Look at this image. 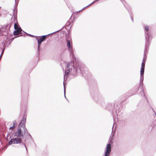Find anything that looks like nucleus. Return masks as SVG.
Wrapping results in <instances>:
<instances>
[{"instance_id":"1","label":"nucleus","mask_w":156,"mask_h":156,"mask_svg":"<svg viewBox=\"0 0 156 156\" xmlns=\"http://www.w3.org/2000/svg\"><path fill=\"white\" fill-rule=\"evenodd\" d=\"M82 73V71L79 66L77 64L75 66L73 62H71L68 63L66 65L64 76V81L66 80L67 77L70 75L76 76L77 74L80 75Z\"/></svg>"},{"instance_id":"2","label":"nucleus","mask_w":156,"mask_h":156,"mask_svg":"<svg viewBox=\"0 0 156 156\" xmlns=\"http://www.w3.org/2000/svg\"><path fill=\"white\" fill-rule=\"evenodd\" d=\"M144 29L146 32H145V38L146 47L149 46L151 41L152 37L151 33L148 32L149 30V26L145 25L144 26Z\"/></svg>"},{"instance_id":"3","label":"nucleus","mask_w":156,"mask_h":156,"mask_svg":"<svg viewBox=\"0 0 156 156\" xmlns=\"http://www.w3.org/2000/svg\"><path fill=\"white\" fill-rule=\"evenodd\" d=\"M26 133H28L27 130H25L23 129L18 128L17 131L14 133V136L16 137V138H22Z\"/></svg>"},{"instance_id":"4","label":"nucleus","mask_w":156,"mask_h":156,"mask_svg":"<svg viewBox=\"0 0 156 156\" xmlns=\"http://www.w3.org/2000/svg\"><path fill=\"white\" fill-rule=\"evenodd\" d=\"M145 62H143L141 64V67L140 69V85L142 87L143 85V81L144 80V73Z\"/></svg>"},{"instance_id":"5","label":"nucleus","mask_w":156,"mask_h":156,"mask_svg":"<svg viewBox=\"0 0 156 156\" xmlns=\"http://www.w3.org/2000/svg\"><path fill=\"white\" fill-rule=\"evenodd\" d=\"M26 120V118L24 117H23L19 123L18 128H20L24 129L26 130H27L25 126Z\"/></svg>"},{"instance_id":"6","label":"nucleus","mask_w":156,"mask_h":156,"mask_svg":"<svg viewBox=\"0 0 156 156\" xmlns=\"http://www.w3.org/2000/svg\"><path fill=\"white\" fill-rule=\"evenodd\" d=\"M21 143V139L18 138L12 139L9 142V145L19 144Z\"/></svg>"},{"instance_id":"7","label":"nucleus","mask_w":156,"mask_h":156,"mask_svg":"<svg viewBox=\"0 0 156 156\" xmlns=\"http://www.w3.org/2000/svg\"><path fill=\"white\" fill-rule=\"evenodd\" d=\"M47 36V35L42 36L41 37H40L38 40V53H39V52L40 50V46L41 45L42 42L46 38Z\"/></svg>"},{"instance_id":"8","label":"nucleus","mask_w":156,"mask_h":156,"mask_svg":"<svg viewBox=\"0 0 156 156\" xmlns=\"http://www.w3.org/2000/svg\"><path fill=\"white\" fill-rule=\"evenodd\" d=\"M111 151V145L110 144H108L106 145V151L105 152V156H108Z\"/></svg>"},{"instance_id":"9","label":"nucleus","mask_w":156,"mask_h":156,"mask_svg":"<svg viewBox=\"0 0 156 156\" xmlns=\"http://www.w3.org/2000/svg\"><path fill=\"white\" fill-rule=\"evenodd\" d=\"M149 46H148L146 48V44H145V49L144 50V56L143 58V62H145L146 59L147 58V56H146V55L147 54V51H148L149 48Z\"/></svg>"},{"instance_id":"10","label":"nucleus","mask_w":156,"mask_h":156,"mask_svg":"<svg viewBox=\"0 0 156 156\" xmlns=\"http://www.w3.org/2000/svg\"><path fill=\"white\" fill-rule=\"evenodd\" d=\"M67 45L69 48V51L70 52V54L73 56V49L72 47L71 46V43L69 40H67Z\"/></svg>"},{"instance_id":"11","label":"nucleus","mask_w":156,"mask_h":156,"mask_svg":"<svg viewBox=\"0 0 156 156\" xmlns=\"http://www.w3.org/2000/svg\"><path fill=\"white\" fill-rule=\"evenodd\" d=\"M22 31V30L21 28L15 30L13 32L14 34V35H17L21 33L22 34V33L21 32Z\"/></svg>"},{"instance_id":"12","label":"nucleus","mask_w":156,"mask_h":156,"mask_svg":"<svg viewBox=\"0 0 156 156\" xmlns=\"http://www.w3.org/2000/svg\"><path fill=\"white\" fill-rule=\"evenodd\" d=\"M17 124L16 121L15 120L13 122V125L12 126L10 127L9 128L10 129L13 130L15 128Z\"/></svg>"},{"instance_id":"13","label":"nucleus","mask_w":156,"mask_h":156,"mask_svg":"<svg viewBox=\"0 0 156 156\" xmlns=\"http://www.w3.org/2000/svg\"><path fill=\"white\" fill-rule=\"evenodd\" d=\"M21 28L20 27H19L17 23H15L14 24V28L15 30L19 29V28Z\"/></svg>"},{"instance_id":"14","label":"nucleus","mask_w":156,"mask_h":156,"mask_svg":"<svg viewBox=\"0 0 156 156\" xmlns=\"http://www.w3.org/2000/svg\"><path fill=\"white\" fill-rule=\"evenodd\" d=\"M96 1H95V0L94 1V2H93L92 3H91L90 4H89L87 6H86V7H84V8H83L82 9H81V10H80V11L81 10H82V9H85V8H86V7H87V6H88L89 5H92V4H93L95 3V2H96Z\"/></svg>"},{"instance_id":"15","label":"nucleus","mask_w":156,"mask_h":156,"mask_svg":"<svg viewBox=\"0 0 156 156\" xmlns=\"http://www.w3.org/2000/svg\"><path fill=\"white\" fill-rule=\"evenodd\" d=\"M96 1H95V0L94 1V2H93L92 3H91L90 4H89L87 6H86V7H84V8H83L82 9H81V10H80V11L81 10H82V9H85V8H86V7H87V6H88L89 5H92V4H93L95 3V2H96Z\"/></svg>"},{"instance_id":"16","label":"nucleus","mask_w":156,"mask_h":156,"mask_svg":"<svg viewBox=\"0 0 156 156\" xmlns=\"http://www.w3.org/2000/svg\"><path fill=\"white\" fill-rule=\"evenodd\" d=\"M64 94L65 97V98L66 99H67V98H66V96H65V94H66L65 90H66V88H65V86L64 84Z\"/></svg>"},{"instance_id":"17","label":"nucleus","mask_w":156,"mask_h":156,"mask_svg":"<svg viewBox=\"0 0 156 156\" xmlns=\"http://www.w3.org/2000/svg\"><path fill=\"white\" fill-rule=\"evenodd\" d=\"M27 34V35H29L30 36H32L34 38H35L37 39V37H38L37 36L32 35H31V34Z\"/></svg>"},{"instance_id":"18","label":"nucleus","mask_w":156,"mask_h":156,"mask_svg":"<svg viewBox=\"0 0 156 156\" xmlns=\"http://www.w3.org/2000/svg\"><path fill=\"white\" fill-rule=\"evenodd\" d=\"M28 133V135L30 137V139L32 140L33 138H32V136L31 135L28 133Z\"/></svg>"},{"instance_id":"19","label":"nucleus","mask_w":156,"mask_h":156,"mask_svg":"<svg viewBox=\"0 0 156 156\" xmlns=\"http://www.w3.org/2000/svg\"><path fill=\"white\" fill-rule=\"evenodd\" d=\"M23 144L24 145V147H25L26 149V150L27 151V148L26 147V144L24 143H23Z\"/></svg>"},{"instance_id":"20","label":"nucleus","mask_w":156,"mask_h":156,"mask_svg":"<svg viewBox=\"0 0 156 156\" xmlns=\"http://www.w3.org/2000/svg\"><path fill=\"white\" fill-rule=\"evenodd\" d=\"M15 4L16 5L18 3V2H16V0H15Z\"/></svg>"},{"instance_id":"21","label":"nucleus","mask_w":156,"mask_h":156,"mask_svg":"<svg viewBox=\"0 0 156 156\" xmlns=\"http://www.w3.org/2000/svg\"><path fill=\"white\" fill-rule=\"evenodd\" d=\"M143 93H144V96H145V94H144V91H143Z\"/></svg>"},{"instance_id":"22","label":"nucleus","mask_w":156,"mask_h":156,"mask_svg":"<svg viewBox=\"0 0 156 156\" xmlns=\"http://www.w3.org/2000/svg\"><path fill=\"white\" fill-rule=\"evenodd\" d=\"M55 32H54V33H51V34H48V35H50V34H53L54 33H55Z\"/></svg>"},{"instance_id":"23","label":"nucleus","mask_w":156,"mask_h":156,"mask_svg":"<svg viewBox=\"0 0 156 156\" xmlns=\"http://www.w3.org/2000/svg\"><path fill=\"white\" fill-rule=\"evenodd\" d=\"M95 1H96V2H98V1L99 0H96Z\"/></svg>"},{"instance_id":"24","label":"nucleus","mask_w":156,"mask_h":156,"mask_svg":"<svg viewBox=\"0 0 156 156\" xmlns=\"http://www.w3.org/2000/svg\"><path fill=\"white\" fill-rule=\"evenodd\" d=\"M23 32L24 33V34H26V33L25 32H24V31H23Z\"/></svg>"},{"instance_id":"25","label":"nucleus","mask_w":156,"mask_h":156,"mask_svg":"<svg viewBox=\"0 0 156 156\" xmlns=\"http://www.w3.org/2000/svg\"><path fill=\"white\" fill-rule=\"evenodd\" d=\"M120 1H122V0H120Z\"/></svg>"}]
</instances>
